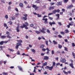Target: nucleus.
I'll use <instances>...</instances> for the list:
<instances>
[{
	"label": "nucleus",
	"mask_w": 75,
	"mask_h": 75,
	"mask_svg": "<svg viewBox=\"0 0 75 75\" xmlns=\"http://www.w3.org/2000/svg\"><path fill=\"white\" fill-rule=\"evenodd\" d=\"M53 66H52L51 67L47 66L45 67V69H49L50 71H52L53 69Z\"/></svg>",
	"instance_id": "obj_1"
},
{
	"label": "nucleus",
	"mask_w": 75,
	"mask_h": 75,
	"mask_svg": "<svg viewBox=\"0 0 75 75\" xmlns=\"http://www.w3.org/2000/svg\"><path fill=\"white\" fill-rule=\"evenodd\" d=\"M60 11V10L59 9H58L57 10H54L52 11V13L53 14H55V13H59Z\"/></svg>",
	"instance_id": "obj_2"
},
{
	"label": "nucleus",
	"mask_w": 75,
	"mask_h": 75,
	"mask_svg": "<svg viewBox=\"0 0 75 75\" xmlns=\"http://www.w3.org/2000/svg\"><path fill=\"white\" fill-rule=\"evenodd\" d=\"M32 5L33 6L32 7L33 8H35V10H37L38 8V7L37 6L34 4H32Z\"/></svg>",
	"instance_id": "obj_3"
},
{
	"label": "nucleus",
	"mask_w": 75,
	"mask_h": 75,
	"mask_svg": "<svg viewBox=\"0 0 75 75\" xmlns=\"http://www.w3.org/2000/svg\"><path fill=\"white\" fill-rule=\"evenodd\" d=\"M60 62H62V63H64V62H66V60L64 58L63 59L61 58L60 59Z\"/></svg>",
	"instance_id": "obj_4"
},
{
	"label": "nucleus",
	"mask_w": 75,
	"mask_h": 75,
	"mask_svg": "<svg viewBox=\"0 0 75 75\" xmlns=\"http://www.w3.org/2000/svg\"><path fill=\"white\" fill-rule=\"evenodd\" d=\"M42 20L45 21L44 23H45V24H47L48 21H47V20H48V19L47 18H43L42 19Z\"/></svg>",
	"instance_id": "obj_5"
},
{
	"label": "nucleus",
	"mask_w": 75,
	"mask_h": 75,
	"mask_svg": "<svg viewBox=\"0 0 75 75\" xmlns=\"http://www.w3.org/2000/svg\"><path fill=\"white\" fill-rule=\"evenodd\" d=\"M74 7V6H73V5H70L68 6L67 7V8H68V9H70V8H72V7Z\"/></svg>",
	"instance_id": "obj_6"
},
{
	"label": "nucleus",
	"mask_w": 75,
	"mask_h": 75,
	"mask_svg": "<svg viewBox=\"0 0 75 75\" xmlns=\"http://www.w3.org/2000/svg\"><path fill=\"white\" fill-rule=\"evenodd\" d=\"M55 7V6H54L52 7H50L49 8V10H53V9H54V8Z\"/></svg>",
	"instance_id": "obj_7"
},
{
	"label": "nucleus",
	"mask_w": 75,
	"mask_h": 75,
	"mask_svg": "<svg viewBox=\"0 0 75 75\" xmlns=\"http://www.w3.org/2000/svg\"><path fill=\"white\" fill-rule=\"evenodd\" d=\"M69 66L71 67L72 68H74V66L73 65L74 64H73V62H71V63L69 64Z\"/></svg>",
	"instance_id": "obj_8"
},
{
	"label": "nucleus",
	"mask_w": 75,
	"mask_h": 75,
	"mask_svg": "<svg viewBox=\"0 0 75 75\" xmlns=\"http://www.w3.org/2000/svg\"><path fill=\"white\" fill-rule=\"evenodd\" d=\"M18 44H19V43H17L16 46L15 47V48L17 50H18V47H19V45H18Z\"/></svg>",
	"instance_id": "obj_9"
},
{
	"label": "nucleus",
	"mask_w": 75,
	"mask_h": 75,
	"mask_svg": "<svg viewBox=\"0 0 75 75\" xmlns=\"http://www.w3.org/2000/svg\"><path fill=\"white\" fill-rule=\"evenodd\" d=\"M19 28H20V27H19V26H18L16 28V30H17V32H18L20 31V30H19Z\"/></svg>",
	"instance_id": "obj_10"
},
{
	"label": "nucleus",
	"mask_w": 75,
	"mask_h": 75,
	"mask_svg": "<svg viewBox=\"0 0 75 75\" xmlns=\"http://www.w3.org/2000/svg\"><path fill=\"white\" fill-rule=\"evenodd\" d=\"M23 25H24V27H27L28 25V24L27 22H26Z\"/></svg>",
	"instance_id": "obj_11"
},
{
	"label": "nucleus",
	"mask_w": 75,
	"mask_h": 75,
	"mask_svg": "<svg viewBox=\"0 0 75 75\" xmlns=\"http://www.w3.org/2000/svg\"><path fill=\"white\" fill-rule=\"evenodd\" d=\"M49 23L50 24V25L51 26H52V24H56L55 23V22H49Z\"/></svg>",
	"instance_id": "obj_12"
},
{
	"label": "nucleus",
	"mask_w": 75,
	"mask_h": 75,
	"mask_svg": "<svg viewBox=\"0 0 75 75\" xmlns=\"http://www.w3.org/2000/svg\"><path fill=\"white\" fill-rule=\"evenodd\" d=\"M48 59H49V57H48L46 56H45L44 57V59H45L46 60H48Z\"/></svg>",
	"instance_id": "obj_13"
},
{
	"label": "nucleus",
	"mask_w": 75,
	"mask_h": 75,
	"mask_svg": "<svg viewBox=\"0 0 75 75\" xmlns=\"http://www.w3.org/2000/svg\"><path fill=\"white\" fill-rule=\"evenodd\" d=\"M6 38V36L4 35H3L1 36V38H2L3 40L4 39H5Z\"/></svg>",
	"instance_id": "obj_14"
},
{
	"label": "nucleus",
	"mask_w": 75,
	"mask_h": 75,
	"mask_svg": "<svg viewBox=\"0 0 75 75\" xmlns=\"http://www.w3.org/2000/svg\"><path fill=\"white\" fill-rule=\"evenodd\" d=\"M43 67H45V66H47V62H45V63H43L42 65Z\"/></svg>",
	"instance_id": "obj_15"
},
{
	"label": "nucleus",
	"mask_w": 75,
	"mask_h": 75,
	"mask_svg": "<svg viewBox=\"0 0 75 75\" xmlns=\"http://www.w3.org/2000/svg\"><path fill=\"white\" fill-rule=\"evenodd\" d=\"M45 46V45H41L40 47V48H43Z\"/></svg>",
	"instance_id": "obj_16"
},
{
	"label": "nucleus",
	"mask_w": 75,
	"mask_h": 75,
	"mask_svg": "<svg viewBox=\"0 0 75 75\" xmlns=\"http://www.w3.org/2000/svg\"><path fill=\"white\" fill-rule=\"evenodd\" d=\"M19 6L20 7H23L24 6V5H23V3H20L19 4Z\"/></svg>",
	"instance_id": "obj_17"
},
{
	"label": "nucleus",
	"mask_w": 75,
	"mask_h": 75,
	"mask_svg": "<svg viewBox=\"0 0 75 75\" xmlns=\"http://www.w3.org/2000/svg\"><path fill=\"white\" fill-rule=\"evenodd\" d=\"M40 31H41V33H43V34H45V31H44V30H40Z\"/></svg>",
	"instance_id": "obj_18"
},
{
	"label": "nucleus",
	"mask_w": 75,
	"mask_h": 75,
	"mask_svg": "<svg viewBox=\"0 0 75 75\" xmlns=\"http://www.w3.org/2000/svg\"><path fill=\"white\" fill-rule=\"evenodd\" d=\"M31 52H34V53H35V50L34 49H31Z\"/></svg>",
	"instance_id": "obj_19"
},
{
	"label": "nucleus",
	"mask_w": 75,
	"mask_h": 75,
	"mask_svg": "<svg viewBox=\"0 0 75 75\" xmlns=\"http://www.w3.org/2000/svg\"><path fill=\"white\" fill-rule=\"evenodd\" d=\"M58 4H57V6H60L61 5H62V2H59L58 3Z\"/></svg>",
	"instance_id": "obj_20"
},
{
	"label": "nucleus",
	"mask_w": 75,
	"mask_h": 75,
	"mask_svg": "<svg viewBox=\"0 0 75 75\" xmlns=\"http://www.w3.org/2000/svg\"><path fill=\"white\" fill-rule=\"evenodd\" d=\"M35 33H36V34H40V33H41V32L38 31L36 30L35 31Z\"/></svg>",
	"instance_id": "obj_21"
},
{
	"label": "nucleus",
	"mask_w": 75,
	"mask_h": 75,
	"mask_svg": "<svg viewBox=\"0 0 75 75\" xmlns=\"http://www.w3.org/2000/svg\"><path fill=\"white\" fill-rule=\"evenodd\" d=\"M53 44H54L56 45L58 44V43H57V42H56L55 40H53Z\"/></svg>",
	"instance_id": "obj_22"
},
{
	"label": "nucleus",
	"mask_w": 75,
	"mask_h": 75,
	"mask_svg": "<svg viewBox=\"0 0 75 75\" xmlns=\"http://www.w3.org/2000/svg\"><path fill=\"white\" fill-rule=\"evenodd\" d=\"M2 74H3V75H8V73L3 72L2 73Z\"/></svg>",
	"instance_id": "obj_23"
},
{
	"label": "nucleus",
	"mask_w": 75,
	"mask_h": 75,
	"mask_svg": "<svg viewBox=\"0 0 75 75\" xmlns=\"http://www.w3.org/2000/svg\"><path fill=\"white\" fill-rule=\"evenodd\" d=\"M8 24H9L10 25H12V24H13V22H12V21H10L9 22H8Z\"/></svg>",
	"instance_id": "obj_24"
},
{
	"label": "nucleus",
	"mask_w": 75,
	"mask_h": 75,
	"mask_svg": "<svg viewBox=\"0 0 75 75\" xmlns=\"http://www.w3.org/2000/svg\"><path fill=\"white\" fill-rule=\"evenodd\" d=\"M68 1V0H64L63 1V2L64 3H67Z\"/></svg>",
	"instance_id": "obj_25"
},
{
	"label": "nucleus",
	"mask_w": 75,
	"mask_h": 75,
	"mask_svg": "<svg viewBox=\"0 0 75 75\" xmlns=\"http://www.w3.org/2000/svg\"><path fill=\"white\" fill-rule=\"evenodd\" d=\"M54 53H55V52H54V50H52V54L54 55Z\"/></svg>",
	"instance_id": "obj_26"
},
{
	"label": "nucleus",
	"mask_w": 75,
	"mask_h": 75,
	"mask_svg": "<svg viewBox=\"0 0 75 75\" xmlns=\"http://www.w3.org/2000/svg\"><path fill=\"white\" fill-rule=\"evenodd\" d=\"M22 18L24 20H26L27 19V18L26 17H22Z\"/></svg>",
	"instance_id": "obj_27"
},
{
	"label": "nucleus",
	"mask_w": 75,
	"mask_h": 75,
	"mask_svg": "<svg viewBox=\"0 0 75 75\" xmlns=\"http://www.w3.org/2000/svg\"><path fill=\"white\" fill-rule=\"evenodd\" d=\"M18 42H20V43H22V42H23V41L21 40H17Z\"/></svg>",
	"instance_id": "obj_28"
},
{
	"label": "nucleus",
	"mask_w": 75,
	"mask_h": 75,
	"mask_svg": "<svg viewBox=\"0 0 75 75\" xmlns=\"http://www.w3.org/2000/svg\"><path fill=\"white\" fill-rule=\"evenodd\" d=\"M58 47L59 48H62V46L60 45H58Z\"/></svg>",
	"instance_id": "obj_29"
},
{
	"label": "nucleus",
	"mask_w": 75,
	"mask_h": 75,
	"mask_svg": "<svg viewBox=\"0 0 75 75\" xmlns=\"http://www.w3.org/2000/svg\"><path fill=\"white\" fill-rule=\"evenodd\" d=\"M8 50L11 51H12V52H13V51H14V50L13 49H11L10 48L8 49Z\"/></svg>",
	"instance_id": "obj_30"
},
{
	"label": "nucleus",
	"mask_w": 75,
	"mask_h": 75,
	"mask_svg": "<svg viewBox=\"0 0 75 75\" xmlns=\"http://www.w3.org/2000/svg\"><path fill=\"white\" fill-rule=\"evenodd\" d=\"M63 72L66 75H68V73L67 72H66L65 71L63 70Z\"/></svg>",
	"instance_id": "obj_31"
},
{
	"label": "nucleus",
	"mask_w": 75,
	"mask_h": 75,
	"mask_svg": "<svg viewBox=\"0 0 75 75\" xmlns=\"http://www.w3.org/2000/svg\"><path fill=\"white\" fill-rule=\"evenodd\" d=\"M4 43V41H2L0 42V45H3Z\"/></svg>",
	"instance_id": "obj_32"
},
{
	"label": "nucleus",
	"mask_w": 75,
	"mask_h": 75,
	"mask_svg": "<svg viewBox=\"0 0 75 75\" xmlns=\"http://www.w3.org/2000/svg\"><path fill=\"white\" fill-rule=\"evenodd\" d=\"M55 62H53V65H52V67H54L55 66Z\"/></svg>",
	"instance_id": "obj_33"
},
{
	"label": "nucleus",
	"mask_w": 75,
	"mask_h": 75,
	"mask_svg": "<svg viewBox=\"0 0 75 75\" xmlns=\"http://www.w3.org/2000/svg\"><path fill=\"white\" fill-rule=\"evenodd\" d=\"M65 33H69V31L68 30L66 29L65 30Z\"/></svg>",
	"instance_id": "obj_34"
},
{
	"label": "nucleus",
	"mask_w": 75,
	"mask_h": 75,
	"mask_svg": "<svg viewBox=\"0 0 75 75\" xmlns=\"http://www.w3.org/2000/svg\"><path fill=\"white\" fill-rule=\"evenodd\" d=\"M7 37L10 39L11 38V36H10V35H7Z\"/></svg>",
	"instance_id": "obj_35"
},
{
	"label": "nucleus",
	"mask_w": 75,
	"mask_h": 75,
	"mask_svg": "<svg viewBox=\"0 0 75 75\" xmlns=\"http://www.w3.org/2000/svg\"><path fill=\"white\" fill-rule=\"evenodd\" d=\"M56 16H57L58 18H59V14H55Z\"/></svg>",
	"instance_id": "obj_36"
},
{
	"label": "nucleus",
	"mask_w": 75,
	"mask_h": 75,
	"mask_svg": "<svg viewBox=\"0 0 75 75\" xmlns=\"http://www.w3.org/2000/svg\"><path fill=\"white\" fill-rule=\"evenodd\" d=\"M5 18H6V19H7L8 18V15H5Z\"/></svg>",
	"instance_id": "obj_37"
},
{
	"label": "nucleus",
	"mask_w": 75,
	"mask_h": 75,
	"mask_svg": "<svg viewBox=\"0 0 75 75\" xmlns=\"http://www.w3.org/2000/svg\"><path fill=\"white\" fill-rule=\"evenodd\" d=\"M6 34L8 35H10V33L8 31H7L6 32Z\"/></svg>",
	"instance_id": "obj_38"
},
{
	"label": "nucleus",
	"mask_w": 75,
	"mask_h": 75,
	"mask_svg": "<svg viewBox=\"0 0 75 75\" xmlns=\"http://www.w3.org/2000/svg\"><path fill=\"white\" fill-rule=\"evenodd\" d=\"M49 19L50 20H53V18L50 16H49Z\"/></svg>",
	"instance_id": "obj_39"
},
{
	"label": "nucleus",
	"mask_w": 75,
	"mask_h": 75,
	"mask_svg": "<svg viewBox=\"0 0 75 75\" xmlns=\"http://www.w3.org/2000/svg\"><path fill=\"white\" fill-rule=\"evenodd\" d=\"M18 67L20 71H22V70H23V69H22V68H21V67Z\"/></svg>",
	"instance_id": "obj_40"
},
{
	"label": "nucleus",
	"mask_w": 75,
	"mask_h": 75,
	"mask_svg": "<svg viewBox=\"0 0 75 75\" xmlns=\"http://www.w3.org/2000/svg\"><path fill=\"white\" fill-rule=\"evenodd\" d=\"M46 31L47 33H50V30H49L48 29H47Z\"/></svg>",
	"instance_id": "obj_41"
},
{
	"label": "nucleus",
	"mask_w": 75,
	"mask_h": 75,
	"mask_svg": "<svg viewBox=\"0 0 75 75\" xmlns=\"http://www.w3.org/2000/svg\"><path fill=\"white\" fill-rule=\"evenodd\" d=\"M60 34H62V35H64V34H65V33L63 32H60Z\"/></svg>",
	"instance_id": "obj_42"
},
{
	"label": "nucleus",
	"mask_w": 75,
	"mask_h": 75,
	"mask_svg": "<svg viewBox=\"0 0 75 75\" xmlns=\"http://www.w3.org/2000/svg\"><path fill=\"white\" fill-rule=\"evenodd\" d=\"M23 16L24 17H27L28 16V15L27 14H24Z\"/></svg>",
	"instance_id": "obj_43"
},
{
	"label": "nucleus",
	"mask_w": 75,
	"mask_h": 75,
	"mask_svg": "<svg viewBox=\"0 0 75 75\" xmlns=\"http://www.w3.org/2000/svg\"><path fill=\"white\" fill-rule=\"evenodd\" d=\"M37 15L38 16V17H42L41 15H40V14H37Z\"/></svg>",
	"instance_id": "obj_44"
},
{
	"label": "nucleus",
	"mask_w": 75,
	"mask_h": 75,
	"mask_svg": "<svg viewBox=\"0 0 75 75\" xmlns=\"http://www.w3.org/2000/svg\"><path fill=\"white\" fill-rule=\"evenodd\" d=\"M11 18L13 20H15V19L16 18H15V17H11Z\"/></svg>",
	"instance_id": "obj_45"
},
{
	"label": "nucleus",
	"mask_w": 75,
	"mask_h": 75,
	"mask_svg": "<svg viewBox=\"0 0 75 75\" xmlns=\"http://www.w3.org/2000/svg\"><path fill=\"white\" fill-rule=\"evenodd\" d=\"M25 27V26H24V25H23L21 26V28H24Z\"/></svg>",
	"instance_id": "obj_46"
},
{
	"label": "nucleus",
	"mask_w": 75,
	"mask_h": 75,
	"mask_svg": "<svg viewBox=\"0 0 75 75\" xmlns=\"http://www.w3.org/2000/svg\"><path fill=\"white\" fill-rule=\"evenodd\" d=\"M17 55H20V51H18L17 52Z\"/></svg>",
	"instance_id": "obj_47"
},
{
	"label": "nucleus",
	"mask_w": 75,
	"mask_h": 75,
	"mask_svg": "<svg viewBox=\"0 0 75 75\" xmlns=\"http://www.w3.org/2000/svg\"><path fill=\"white\" fill-rule=\"evenodd\" d=\"M4 27H7V24L6 23H4Z\"/></svg>",
	"instance_id": "obj_48"
},
{
	"label": "nucleus",
	"mask_w": 75,
	"mask_h": 75,
	"mask_svg": "<svg viewBox=\"0 0 75 75\" xmlns=\"http://www.w3.org/2000/svg\"><path fill=\"white\" fill-rule=\"evenodd\" d=\"M15 10H16V11H17V12H18V8H15Z\"/></svg>",
	"instance_id": "obj_49"
},
{
	"label": "nucleus",
	"mask_w": 75,
	"mask_h": 75,
	"mask_svg": "<svg viewBox=\"0 0 75 75\" xmlns=\"http://www.w3.org/2000/svg\"><path fill=\"white\" fill-rule=\"evenodd\" d=\"M53 13H50L48 14V16H51V15H52L53 14Z\"/></svg>",
	"instance_id": "obj_50"
},
{
	"label": "nucleus",
	"mask_w": 75,
	"mask_h": 75,
	"mask_svg": "<svg viewBox=\"0 0 75 75\" xmlns=\"http://www.w3.org/2000/svg\"><path fill=\"white\" fill-rule=\"evenodd\" d=\"M54 34H55L56 35H57L58 34V33L57 32H55L54 33Z\"/></svg>",
	"instance_id": "obj_51"
},
{
	"label": "nucleus",
	"mask_w": 75,
	"mask_h": 75,
	"mask_svg": "<svg viewBox=\"0 0 75 75\" xmlns=\"http://www.w3.org/2000/svg\"><path fill=\"white\" fill-rule=\"evenodd\" d=\"M8 10H11V7L10 6H9L8 7Z\"/></svg>",
	"instance_id": "obj_52"
},
{
	"label": "nucleus",
	"mask_w": 75,
	"mask_h": 75,
	"mask_svg": "<svg viewBox=\"0 0 75 75\" xmlns=\"http://www.w3.org/2000/svg\"><path fill=\"white\" fill-rule=\"evenodd\" d=\"M46 54H47V55H49V54H50V52H49V51H47L46 52Z\"/></svg>",
	"instance_id": "obj_53"
},
{
	"label": "nucleus",
	"mask_w": 75,
	"mask_h": 75,
	"mask_svg": "<svg viewBox=\"0 0 75 75\" xmlns=\"http://www.w3.org/2000/svg\"><path fill=\"white\" fill-rule=\"evenodd\" d=\"M18 13H16V14H15L16 17H17V16H18Z\"/></svg>",
	"instance_id": "obj_54"
},
{
	"label": "nucleus",
	"mask_w": 75,
	"mask_h": 75,
	"mask_svg": "<svg viewBox=\"0 0 75 75\" xmlns=\"http://www.w3.org/2000/svg\"><path fill=\"white\" fill-rule=\"evenodd\" d=\"M48 41H46V44L47 45H48Z\"/></svg>",
	"instance_id": "obj_55"
},
{
	"label": "nucleus",
	"mask_w": 75,
	"mask_h": 75,
	"mask_svg": "<svg viewBox=\"0 0 75 75\" xmlns=\"http://www.w3.org/2000/svg\"><path fill=\"white\" fill-rule=\"evenodd\" d=\"M50 5H54V4H55V3H54L52 2V3H50Z\"/></svg>",
	"instance_id": "obj_56"
},
{
	"label": "nucleus",
	"mask_w": 75,
	"mask_h": 75,
	"mask_svg": "<svg viewBox=\"0 0 75 75\" xmlns=\"http://www.w3.org/2000/svg\"><path fill=\"white\" fill-rule=\"evenodd\" d=\"M64 50L66 51H68V49L66 47H64Z\"/></svg>",
	"instance_id": "obj_57"
},
{
	"label": "nucleus",
	"mask_w": 75,
	"mask_h": 75,
	"mask_svg": "<svg viewBox=\"0 0 75 75\" xmlns=\"http://www.w3.org/2000/svg\"><path fill=\"white\" fill-rule=\"evenodd\" d=\"M46 50L47 51H50V50L48 48H47Z\"/></svg>",
	"instance_id": "obj_58"
},
{
	"label": "nucleus",
	"mask_w": 75,
	"mask_h": 75,
	"mask_svg": "<svg viewBox=\"0 0 75 75\" xmlns=\"http://www.w3.org/2000/svg\"><path fill=\"white\" fill-rule=\"evenodd\" d=\"M42 51H46V50L45 49H44V48H43L42 49Z\"/></svg>",
	"instance_id": "obj_59"
},
{
	"label": "nucleus",
	"mask_w": 75,
	"mask_h": 75,
	"mask_svg": "<svg viewBox=\"0 0 75 75\" xmlns=\"http://www.w3.org/2000/svg\"><path fill=\"white\" fill-rule=\"evenodd\" d=\"M24 3H25V4H28V3H27L26 1H24Z\"/></svg>",
	"instance_id": "obj_60"
},
{
	"label": "nucleus",
	"mask_w": 75,
	"mask_h": 75,
	"mask_svg": "<svg viewBox=\"0 0 75 75\" xmlns=\"http://www.w3.org/2000/svg\"><path fill=\"white\" fill-rule=\"evenodd\" d=\"M33 26H34V24H32L30 25V27H33Z\"/></svg>",
	"instance_id": "obj_61"
},
{
	"label": "nucleus",
	"mask_w": 75,
	"mask_h": 75,
	"mask_svg": "<svg viewBox=\"0 0 75 75\" xmlns=\"http://www.w3.org/2000/svg\"><path fill=\"white\" fill-rule=\"evenodd\" d=\"M1 2H3V3H5V1L4 0L1 1Z\"/></svg>",
	"instance_id": "obj_62"
},
{
	"label": "nucleus",
	"mask_w": 75,
	"mask_h": 75,
	"mask_svg": "<svg viewBox=\"0 0 75 75\" xmlns=\"http://www.w3.org/2000/svg\"><path fill=\"white\" fill-rule=\"evenodd\" d=\"M58 36L59 38H62V36L60 35H58Z\"/></svg>",
	"instance_id": "obj_63"
},
{
	"label": "nucleus",
	"mask_w": 75,
	"mask_h": 75,
	"mask_svg": "<svg viewBox=\"0 0 75 75\" xmlns=\"http://www.w3.org/2000/svg\"><path fill=\"white\" fill-rule=\"evenodd\" d=\"M11 4H12V2L11 1L9 2L8 4L9 5H11Z\"/></svg>",
	"instance_id": "obj_64"
}]
</instances>
